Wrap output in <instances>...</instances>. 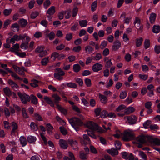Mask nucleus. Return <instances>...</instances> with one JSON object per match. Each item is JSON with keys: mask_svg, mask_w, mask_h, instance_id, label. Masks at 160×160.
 <instances>
[{"mask_svg": "<svg viewBox=\"0 0 160 160\" xmlns=\"http://www.w3.org/2000/svg\"><path fill=\"white\" fill-rule=\"evenodd\" d=\"M68 121L72 127L77 132L79 130V127L82 124V123L79 119L76 118H73L71 119H68Z\"/></svg>", "mask_w": 160, "mask_h": 160, "instance_id": "nucleus-1", "label": "nucleus"}, {"mask_svg": "<svg viewBox=\"0 0 160 160\" xmlns=\"http://www.w3.org/2000/svg\"><path fill=\"white\" fill-rule=\"evenodd\" d=\"M87 125L89 128L93 131L97 130L98 132L101 133H103L105 132V131L102 130L101 128L98 127L97 124L92 122H88Z\"/></svg>", "mask_w": 160, "mask_h": 160, "instance_id": "nucleus-2", "label": "nucleus"}, {"mask_svg": "<svg viewBox=\"0 0 160 160\" xmlns=\"http://www.w3.org/2000/svg\"><path fill=\"white\" fill-rule=\"evenodd\" d=\"M123 139L125 141H129L134 138V136L132 131L128 129L123 133Z\"/></svg>", "mask_w": 160, "mask_h": 160, "instance_id": "nucleus-3", "label": "nucleus"}, {"mask_svg": "<svg viewBox=\"0 0 160 160\" xmlns=\"http://www.w3.org/2000/svg\"><path fill=\"white\" fill-rule=\"evenodd\" d=\"M18 94L21 102L23 104H26L30 101V96L25 93L19 92Z\"/></svg>", "mask_w": 160, "mask_h": 160, "instance_id": "nucleus-4", "label": "nucleus"}, {"mask_svg": "<svg viewBox=\"0 0 160 160\" xmlns=\"http://www.w3.org/2000/svg\"><path fill=\"white\" fill-rule=\"evenodd\" d=\"M55 72H56L54 74L55 78L59 80H62L63 78L62 76L65 74V72L61 68H56Z\"/></svg>", "mask_w": 160, "mask_h": 160, "instance_id": "nucleus-5", "label": "nucleus"}, {"mask_svg": "<svg viewBox=\"0 0 160 160\" xmlns=\"http://www.w3.org/2000/svg\"><path fill=\"white\" fill-rule=\"evenodd\" d=\"M124 119L126 120L130 125H133L136 123L137 120V117L134 115L125 117L124 118Z\"/></svg>", "mask_w": 160, "mask_h": 160, "instance_id": "nucleus-6", "label": "nucleus"}, {"mask_svg": "<svg viewBox=\"0 0 160 160\" xmlns=\"http://www.w3.org/2000/svg\"><path fill=\"white\" fill-rule=\"evenodd\" d=\"M35 51L37 53H39V56L41 57L47 54V52L46 50H44V47L43 46L38 47L36 49Z\"/></svg>", "mask_w": 160, "mask_h": 160, "instance_id": "nucleus-7", "label": "nucleus"}, {"mask_svg": "<svg viewBox=\"0 0 160 160\" xmlns=\"http://www.w3.org/2000/svg\"><path fill=\"white\" fill-rule=\"evenodd\" d=\"M83 138H82L81 137H79L78 138L80 140V142L82 144L87 145L90 143V140L88 135L86 134H84L83 135Z\"/></svg>", "mask_w": 160, "mask_h": 160, "instance_id": "nucleus-8", "label": "nucleus"}, {"mask_svg": "<svg viewBox=\"0 0 160 160\" xmlns=\"http://www.w3.org/2000/svg\"><path fill=\"white\" fill-rule=\"evenodd\" d=\"M12 67L15 72L18 74L21 75H24V71H26V69L24 67H22L20 68L16 65H13Z\"/></svg>", "mask_w": 160, "mask_h": 160, "instance_id": "nucleus-9", "label": "nucleus"}, {"mask_svg": "<svg viewBox=\"0 0 160 160\" xmlns=\"http://www.w3.org/2000/svg\"><path fill=\"white\" fill-rule=\"evenodd\" d=\"M149 137L148 136H140L137 138L136 140L142 143H148Z\"/></svg>", "mask_w": 160, "mask_h": 160, "instance_id": "nucleus-10", "label": "nucleus"}, {"mask_svg": "<svg viewBox=\"0 0 160 160\" xmlns=\"http://www.w3.org/2000/svg\"><path fill=\"white\" fill-rule=\"evenodd\" d=\"M148 143L158 145H160V141L156 138H153L152 136H149Z\"/></svg>", "mask_w": 160, "mask_h": 160, "instance_id": "nucleus-11", "label": "nucleus"}, {"mask_svg": "<svg viewBox=\"0 0 160 160\" xmlns=\"http://www.w3.org/2000/svg\"><path fill=\"white\" fill-rule=\"evenodd\" d=\"M68 141L73 149L76 150H78V143L76 140L71 139L68 140Z\"/></svg>", "mask_w": 160, "mask_h": 160, "instance_id": "nucleus-12", "label": "nucleus"}, {"mask_svg": "<svg viewBox=\"0 0 160 160\" xmlns=\"http://www.w3.org/2000/svg\"><path fill=\"white\" fill-rule=\"evenodd\" d=\"M103 66L100 63H96L92 67V70L94 72H98L102 69Z\"/></svg>", "mask_w": 160, "mask_h": 160, "instance_id": "nucleus-13", "label": "nucleus"}, {"mask_svg": "<svg viewBox=\"0 0 160 160\" xmlns=\"http://www.w3.org/2000/svg\"><path fill=\"white\" fill-rule=\"evenodd\" d=\"M59 144L60 147L64 149H67L68 147V143L67 141L63 139H60Z\"/></svg>", "mask_w": 160, "mask_h": 160, "instance_id": "nucleus-14", "label": "nucleus"}, {"mask_svg": "<svg viewBox=\"0 0 160 160\" xmlns=\"http://www.w3.org/2000/svg\"><path fill=\"white\" fill-rule=\"evenodd\" d=\"M8 82L13 89L16 90L18 89V85L12 80L9 79L8 80Z\"/></svg>", "mask_w": 160, "mask_h": 160, "instance_id": "nucleus-15", "label": "nucleus"}, {"mask_svg": "<svg viewBox=\"0 0 160 160\" xmlns=\"http://www.w3.org/2000/svg\"><path fill=\"white\" fill-rule=\"evenodd\" d=\"M121 47V43L118 41L115 42L112 47V50L116 51L118 50Z\"/></svg>", "mask_w": 160, "mask_h": 160, "instance_id": "nucleus-16", "label": "nucleus"}, {"mask_svg": "<svg viewBox=\"0 0 160 160\" xmlns=\"http://www.w3.org/2000/svg\"><path fill=\"white\" fill-rule=\"evenodd\" d=\"M99 98L101 102L103 104H106L108 98L107 97L104 95L99 93L98 95Z\"/></svg>", "mask_w": 160, "mask_h": 160, "instance_id": "nucleus-17", "label": "nucleus"}, {"mask_svg": "<svg viewBox=\"0 0 160 160\" xmlns=\"http://www.w3.org/2000/svg\"><path fill=\"white\" fill-rule=\"evenodd\" d=\"M12 128L11 133L12 134H14L17 132L18 129L17 124L14 122H12Z\"/></svg>", "mask_w": 160, "mask_h": 160, "instance_id": "nucleus-18", "label": "nucleus"}, {"mask_svg": "<svg viewBox=\"0 0 160 160\" xmlns=\"http://www.w3.org/2000/svg\"><path fill=\"white\" fill-rule=\"evenodd\" d=\"M107 151L112 156L117 155L118 154V150L114 148H112L111 149H108Z\"/></svg>", "mask_w": 160, "mask_h": 160, "instance_id": "nucleus-19", "label": "nucleus"}, {"mask_svg": "<svg viewBox=\"0 0 160 160\" xmlns=\"http://www.w3.org/2000/svg\"><path fill=\"white\" fill-rule=\"evenodd\" d=\"M138 156L143 160H147V155L143 152L141 151H138Z\"/></svg>", "mask_w": 160, "mask_h": 160, "instance_id": "nucleus-20", "label": "nucleus"}, {"mask_svg": "<svg viewBox=\"0 0 160 160\" xmlns=\"http://www.w3.org/2000/svg\"><path fill=\"white\" fill-rule=\"evenodd\" d=\"M27 139L28 142L30 143H34L36 141L37 138L36 137L32 135H29L28 138Z\"/></svg>", "mask_w": 160, "mask_h": 160, "instance_id": "nucleus-21", "label": "nucleus"}, {"mask_svg": "<svg viewBox=\"0 0 160 160\" xmlns=\"http://www.w3.org/2000/svg\"><path fill=\"white\" fill-rule=\"evenodd\" d=\"M143 41L142 37H139L136 39V46L137 47H140L142 44Z\"/></svg>", "mask_w": 160, "mask_h": 160, "instance_id": "nucleus-22", "label": "nucleus"}, {"mask_svg": "<svg viewBox=\"0 0 160 160\" xmlns=\"http://www.w3.org/2000/svg\"><path fill=\"white\" fill-rule=\"evenodd\" d=\"M135 110L134 108L130 106L124 110L126 114H128L134 112Z\"/></svg>", "mask_w": 160, "mask_h": 160, "instance_id": "nucleus-23", "label": "nucleus"}, {"mask_svg": "<svg viewBox=\"0 0 160 160\" xmlns=\"http://www.w3.org/2000/svg\"><path fill=\"white\" fill-rule=\"evenodd\" d=\"M19 140L22 147L25 146L27 144L26 139L24 136H21L19 138Z\"/></svg>", "mask_w": 160, "mask_h": 160, "instance_id": "nucleus-24", "label": "nucleus"}, {"mask_svg": "<svg viewBox=\"0 0 160 160\" xmlns=\"http://www.w3.org/2000/svg\"><path fill=\"white\" fill-rule=\"evenodd\" d=\"M30 100H31V102L32 103L35 105H36L38 103V99L35 96H34L33 94H31L30 95Z\"/></svg>", "mask_w": 160, "mask_h": 160, "instance_id": "nucleus-25", "label": "nucleus"}, {"mask_svg": "<svg viewBox=\"0 0 160 160\" xmlns=\"http://www.w3.org/2000/svg\"><path fill=\"white\" fill-rule=\"evenodd\" d=\"M156 14L154 13H152L150 14L149 17L150 21L152 24H153L156 18Z\"/></svg>", "mask_w": 160, "mask_h": 160, "instance_id": "nucleus-26", "label": "nucleus"}, {"mask_svg": "<svg viewBox=\"0 0 160 160\" xmlns=\"http://www.w3.org/2000/svg\"><path fill=\"white\" fill-rule=\"evenodd\" d=\"M56 106L57 108L62 113L65 115L67 114V111L66 109L62 107L61 106L58 104H57Z\"/></svg>", "mask_w": 160, "mask_h": 160, "instance_id": "nucleus-27", "label": "nucleus"}, {"mask_svg": "<svg viewBox=\"0 0 160 160\" xmlns=\"http://www.w3.org/2000/svg\"><path fill=\"white\" fill-rule=\"evenodd\" d=\"M3 91L4 93L8 97L11 96L12 92L8 87H6L3 89Z\"/></svg>", "mask_w": 160, "mask_h": 160, "instance_id": "nucleus-28", "label": "nucleus"}, {"mask_svg": "<svg viewBox=\"0 0 160 160\" xmlns=\"http://www.w3.org/2000/svg\"><path fill=\"white\" fill-rule=\"evenodd\" d=\"M30 126L31 129L33 131H37L38 129V127L37 125L33 122L31 123Z\"/></svg>", "mask_w": 160, "mask_h": 160, "instance_id": "nucleus-29", "label": "nucleus"}, {"mask_svg": "<svg viewBox=\"0 0 160 160\" xmlns=\"http://www.w3.org/2000/svg\"><path fill=\"white\" fill-rule=\"evenodd\" d=\"M52 97L53 98L54 102L57 103H58L61 100L60 97L57 94H54L52 95Z\"/></svg>", "mask_w": 160, "mask_h": 160, "instance_id": "nucleus-30", "label": "nucleus"}, {"mask_svg": "<svg viewBox=\"0 0 160 160\" xmlns=\"http://www.w3.org/2000/svg\"><path fill=\"white\" fill-rule=\"evenodd\" d=\"M13 37L16 41H18L19 40L24 38L25 36L24 35H18L16 34L13 36Z\"/></svg>", "mask_w": 160, "mask_h": 160, "instance_id": "nucleus-31", "label": "nucleus"}, {"mask_svg": "<svg viewBox=\"0 0 160 160\" xmlns=\"http://www.w3.org/2000/svg\"><path fill=\"white\" fill-rule=\"evenodd\" d=\"M79 23L80 26L82 27H86L87 25L88 21L86 20H80Z\"/></svg>", "mask_w": 160, "mask_h": 160, "instance_id": "nucleus-32", "label": "nucleus"}, {"mask_svg": "<svg viewBox=\"0 0 160 160\" xmlns=\"http://www.w3.org/2000/svg\"><path fill=\"white\" fill-rule=\"evenodd\" d=\"M18 23L22 27H24L27 24V20L23 19H22L20 20L19 21Z\"/></svg>", "mask_w": 160, "mask_h": 160, "instance_id": "nucleus-33", "label": "nucleus"}, {"mask_svg": "<svg viewBox=\"0 0 160 160\" xmlns=\"http://www.w3.org/2000/svg\"><path fill=\"white\" fill-rule=\"evenodd\" d=\"M12 30L15 32H17L19 30V27L16 23L13 24L12 26Z\"/></svg>", "mask_w": 160, "mask_h": 160, "instance_id": "nucleus-34", "label": "nucleus"}, {"mask_svg": "<svg viewBox=\"0 0 160 160\" xmlns=\"http://www.w3.org/2000/svg\"><path fill=\"white\" fill-rule=\"evenodd\" d=\"M55 12V8L54 6H52L49 8L47 11V13L49 15H52Z\"/></svg>", "mask_w": 160, "mask_h": 160, "instance_id": "nucleus-35", "label": "nucleus"}, {"mask_svg": "<svg viewBox=\"0 0 160 160\" xmlns=\"http://www.w3.org/2000/svg\"><path fill=\"white\" fill-rule=\"evenodd\" d=\"M144 44L145 49H147L150 46V40L149 39H145Z\"/></svg>", "mask_w": 160, "mask_h": 160, "instance_id": "nucleus-36", "label": "nucleus"}, {"mask_svg": "<svg viewBox=\"0 0 160 160\" xmlns=\"http://www.w3.org/2000/svg\"><path fill=\"white\" fill-rule=\"evenodd\" d=\"M31 81L32 82L30 83V85L32 87L35 88L38 86L39 83L38 81L36 79H34L32 80Z\"/></svg>", "mask_w": 160, "mask_h": 160, "instance_id": "nucleus-37", "label": "nucleus"}, {"mask_svg": "<svg viewBox=\"0 0 160 160\" xmlns=\"http://www.w3.org/2000/svg\"><path fill=\"white\" fill-rule=\"evenodd\" d=\"M160 31V27L159 25H154L153 26L152 31L156 33H158Z\"/></svg>", "mask_w": 160, "mask_h": 160, "instance_id": "nucleus-38", "label": "nucleus"}, {"mask_svg": "<svg viewBox=\"0 0 160 160\" xmlns=\"http://www.w3.org/2000/svg\"><path fill=\"white\" fill-rule=\"evenodd\" d=\"M98 5V2L97 0L95 1L91 4V10L92 11H94L96 9Z\"/></svg>", "mask_w": 160, "mask_h": 160, "instance_id": "nucleus-39", "label": "nucleus"}, {"mask_svg": "<svg viewBox=\"0 0 160 160\" xmlns=\"http://www.w3.org/2000/svg\"><path fill=\"white\" fill-rule=\"evenodd\" d=\"M140 19L138 17H136L134 22L135 26L137 27H139L140 24Z\"/></svg>", "mask_w": 160, "mask_h": 160, "instance_id": "nucleus-40", "label": "nucleus"}, {"mask_svg": "<svg viewBox=\"0 0 160 160\" xmlns=\"http://www.w3.org/2000/svg\"><path fill=\"white\" fill-rule=\"evenodd\" d=\"M127 92L126 91H121L120 94V98L121 99H124L127 96Z\"/></svg>", "mask_w": 160, "mask_h": 160, "instance_id": "nucleus-41", "label": "nucleus"}, {"mask_svg": "<svg viewBox=\"0 0 160 160\" xmlns=\"http://www.w3.org/2000/svg\"><path fill=\"white\" fill-rule=\"evenodd\" d=\"M74 71L75 72H78L80 69V67L78 64H75L73 66Z\"/></svg>", "mask_w": 160, "mask_h": 160, "instance_id": "nucleus-42", "label": "nucleus"}, {"mask_svg": "<svg viewBox=\"0 0 160 160\" xmlns=\"http://www.w3.org/2000/svg\"><path fill=\"white\" fill-rule=\"evenodd\" d=\"M93 48L89 46H87L85 47L86 52L88 53H91L92 52Z\"/></svg>", "mask_w": 160, "mask_h": 160, "instance_id": "nucleus-43", "label": "nucleus"}, {"mask_svg": "<svg viewBox=\"0 0 160 160\" xmlns=\"http://www.w3.org/2000/svg\"><path fill=\"white\" fill-rule=\"evenodd\" d=\"M68 87L72 88H76L77 87V85L74 83L70 82L66 83Z\"/></svg>", "mask_w": 160, "mask_h": 160, "instance_id": "nucleus-44", "label": "nucleus"}, {"mask_svg": "<svg viewBox=\"0 0 160 160\" xmlns=\"http://www.w3.org/2000/svg\"><path fill=\"white\" fill-rule=\"evenodd\" d=\"M126 108L125 105L122 104L119 106L116 109V110L118 112H121L122 110Z\"/></svg>", "mask_w": 160, "mask_h": 160, "instance_id": "nucleus-45", "label": "nucleus"}, {"mask_svg": "<svg viewBox=\"0 0 160 160\" xmlns=\"http://www.w3.org/2000/svg\"><path fill=\"white\" fill-rule=\"evenodd\" d=\"M60 131L62 133L63 135H66L67 133V130L63 126L60 127L59 128Z\"/></svg>", "mask_w": 160, "mask_h": 160, "instance_id": "nucleus-46", "label": "nucleus"}, {"mask_svg": "<svg viewBox=\"0 0 160 160\" xmlns=\"http://www.w3.org/2000/svg\"><path fill=\"white\" fill-rule=\"evenodd\" d=\"M132 18L131 17H127L125 18L124 20V23L127 24H129Z\"/></svg>", "mask_w": 160, "mask_h": 160, "instance_id": "nucleus-47", "label": "nucleus"}, {"mask_svg": "<svg viewBox=\"0 0 160 160\" xmlns=\"http://www.w3.org/2000/svg\"><path fill=\"white\" fill-rule=\"evenodd\" d=\"M142 71L144 72H147L149 70L148 66L146 65H142Z\"/></svg>", "mask_w": 160, "mask_h": 160, "instance_id": "nucleus-48", "label": "nucleus"}, {"mask_svg": "<svg viewBox=\"0 0 160 160\" xmlns=\"http://www.w3.org/2000/svg\"><path fill=\"white\" fill-rule=\"evenodd\" d=\"M59 54L57 52H54L53 53L51 56V58L53 60H55L56 58H58Z\"/></svg>", "mask_w": 160, "mask_h": 160, "instance_id": "nucleus-49", "label": "nucleus"}, {"mask_svg": "<svg viewBox=\"0 0 160 160\" xmlns=\"http://www.w3.org/2000/svg\"><path fill=\"white\" fill-rule=\"evenodd\" d=\"M12 11L11 9H5L3 11V14L5 16H8L11 13Z\"/></svg>", "mask_w": 160, "mask_h": 160, "instance_id": "nucleus-50", "label": "nucleus"}, {"mask_svg": "<svg viewBox=\"0 0 160 160\" xmlns=\"http://www.w3.org/2000/svg\"><path fill=\"white\" fill-rule=\"evenodd\" d=\"M115 145L117 149H119L121 146V143L118 141H116L115 142Z\"/></svg>", "mask_w": 160, "mask_h": 160, "instance_id": "nucleus-51", "label": "nucleus"}, {"mask_svg": "<svg viewBox=\"0 0 160 160\" xmlns=\"http://www.w3.org/2000/svg\"><path fill=\"white\" fill-rule=\"evenodd\" d=\"M22 114L23 117L24 118H28V116L26 112L25 108H23L22 109Z\"/></svg>", "mask_w": 160, "mask_h": 160, "instance_id": "nucleus-52", "label": "nucleus"}, {"mask_svg": "<svg viewBox=\"0 0 160 160\" xmlns=\"http://www.w3.org/2000/svg\"><path fill=\"white\" fill-rule=\"evenodd\" d=\"M107 45V42L105 41H102L100 47L101 49H103L105 48Z\"/></svg>", "mask_w": 160, "mask_h": 160, "instance_id": "nucleus-53", "label": "nucleus"}, {"mask_svg": "<svg viewBox=\"0 0 160 160\" xmlns=\"http://www.w3.org/2000/svg\"><path fill=\"white\" fill-rule=\"evenodd\" d=\"M48 62V57L43 59L41 61V63L43 65H46Z\"/></svg>", "mask_w": 160, "mask_h": 160, "instance_id": "nucleus-54", "label": "nucleus"}, {"mask_svg": "<svg viewBox=\"0 0 160 160\" xmlns=\"http://www.w3.org/2000/svg\"><path fill=\"white\" fill-rule=\"evenodd\" d=\"M42 35V33L41 32L37 31L34 34V36L36 38H38L41 37Z\"/></svg>", "mask_w": 160, "mask_h": 160, "instance_id": "nucleus-55", "label": "nucleus"}, {"mask_svg": "<svg viewBox=\"0 0 160 160\" xmlns=\"http://www.w3.org/2000/svg\"><path fill=\"white\" fill-rule=\"evenodd\" d=\"M154 51L157 54L160 53V45H155L154 47Z\"/></svg>", "mask_w": 160, "mask_h": 160, "instance_id": "nucleus-56", "label": "nucleus"}, {"mask_svg": "<svg viewBox=\"0 0 160 160\" xmlns=\"http://www.w3.org/2000/svg\"><path fill=\"white\" fill-rule=\"evenodd\" d=\"M139 77L141 79H142L143 80H146L148 77V75H147L140 74H139Z\"/></svg>", "mask_w": 160, "mask_h": 160, "instance_id": "nucleus-57", "label": "nucleus"}, {"mask_svg": "<svg viewBox=\"0 0 160 160\" xmlns=\"http://www.w3.org/2000/svg\"><path fill=\"white\" fill-rule=\"evenodd\" d=\"M72 38V33L67 34L66 35L65 38L67 41H70Z\"/></svg>", "mask_w": 160, "mask_h": 160, "instance_id": "nucleus-58", "label": "nucleus"}, {"mask_svg": "<svg viewBox=\"0 0 160 160\" xmlns=\"http://www.w3.org/2000/svg\"><path fill=\"white\" fill-rule=\"evenodd\" d=\"M51 3L49 0H47L44 3V7L46 9L50 5Z\"/></svg>", "mask_w": 160, "mask_h": 160, "instance_id": "nucleus-59", "label": "nucleus"}, {"mask_svg": "<svg viewBox=\"0 0 160 160\" xmlns=\"http://www.w3.org/2000/svg\"><path fill=\"white\" fill-rule=\"evenodd\" d=\"M20 48L22 49L26 50L28 48V44L26 42L22 43L21 45Z\"/></svg>", "mask_w": 160, "mask_h": 160, "instance_id": "nucleus-60", "label": "nucleus"}, {"mask_svg": "<svg viewBox=\"0 0 160 160\" xmlns=\"http://www.w3.org/2000/svg\"><path fill=\"white\" fill-rule=\"evenodd\" d=\"M113 84V82L112 80L110 79L109 80V81L107 83L106 85V87L107 88H109L112 86Z\"/></svg>", "mask_w": 160, "mask_h": 160, "instance_id": "nucleus-61", "label": "nucleus"}, {"mask_svg": "<svg viewBox=\"0 0 160 160\" xmlns=\"http://www.w3.org/2000/svg\"><path fill=\"white\" fill-rule=\"evenodd\" d=\"M34 117L38 121H42V118L41 116L37 113H35Z\"/></svg>", "mask_w": 160, "mask_h": 160, "instance_id": "nucleus-62", "label": "nucleus"}, {"mask_svg": "<svg viewBox=\"0 0 160 160\" xmlns=\"http://www.w3.org/2000/svg\"><path fill=\"white\" fill-rule=\"evenodd\" d=\"M151 124L150 121L147 120L143 124V126L145 128H147Z\"/></svg>", "mask_w": 160, "mask_h": 160, "instance_id": "nucleus-63", "label": "nucleus"}, {"mask_svg": "<svg viewBox=\"0 0 160 160\" xmlns=\"http://www.w3.org/2000/svg\"><path fill=\"white\" fill-rule=\"evenodd\" d=\"M85 82L88 87H90L91 85V80L90 79L87 78L85 79Z\"/></svg>", "mask_w": 160, "mask_h": 160, "instance_id": "nucleus-64", "label": "nucleus"}]
</instances>
